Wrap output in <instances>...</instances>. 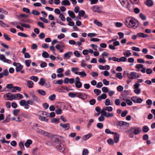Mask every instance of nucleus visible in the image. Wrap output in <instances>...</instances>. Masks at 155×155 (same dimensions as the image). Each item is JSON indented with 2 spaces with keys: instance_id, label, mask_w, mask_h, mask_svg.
<instances>
[{
  "instance_id": "1",
  "label": "nucleus",
  "mask_w": 155,
  "mask_h": 155,
  "mask_svg": "<svg viewBox=\"0 0 155 155\" xmlns=\"http://www.w3.org/2000/svg\"><path fill=\"white\" fill-rule=\"evenodd\" d=\"M141 131V128L140 127H132L130 128L129 129L125 131L127 134L129 133V132H132L135 135L138 134Z\"/></svg>"
},
{
  "instance_id": "2",
  "label": "nucleus",
  "mask_w": 155,
  "mask_h": 155,
  "mask_svg": "<svg viewBox=\"0 0 155 155\" xmlns=\"http://www.w3.org/2000/svg\"><path fill=\"white\" fill-rule=\"evenodd\" d=\"M76 97L83 100H84L87 97V95L85 93L81 92H76Z\"/></svg>"
},
{
  "instance_id": "3",
  "label": "nucleus",
  "mask_w": 155,
  "mask_h": 155,
  "mask_svg": "<svg viewBox=\"0 0 155 155\" xmlns=\"http://www.w3.org/2000/svg\"><path fill=\"white\" fill-rule=\"evenodd\" d=\"M138 26V21L134 19L130 24V27L128 28L132 29H135L137 28Z\"/></svg>"
},
{
  "instance_id": "4",
  "label": "nucleus",
  "mask_w": 155,
  "mask_h": 155,
  "mask_svg": "<svg viewBox=\"0 0 155 155\" xmlns=\"http://www.w3.org/2000/svg\"><path fill=\"white\" fill-rule=\"evenodd\" d=\"M13 65L16 67L15 70L17 72L20 71L23 67V66L19 63H16L14 62Z\"/></svg>"
},
{
  "instance_id": "5",
  "label": "nucleus",
  "mask_w": 155,
  "mask_h": 155,
  "mask_svg": "<svg viewBox=\"0 0 155 155\" xmlns=\"http://www.w3.org/2000/svg\"><path fill=\"white\" fill-rule=\"evenodd\" d=\"M74 83L75 87L77 88H80L82 86V84L80 81V80L78 77L75 78Z\"/></svg>"
},
{
  "instance_id": "6",
  "label": "nucleus",
  "mask_w": 155,
  "mask_h": 155,
  "mask_svg": "<svg viewBox=\"0 0 155 155\" xmlns=\"http://www.w3.org/2000/svg\"><path fill=\"white\" fill-rule=\"evenodd\" d=\"M5 97L8 98V99H6V100H9L10 101H12L15 99L16 97L14 94H11L10 93H8L7 94L4 95V97L5 98Z\"/></svg>"
},
{
  "instance_id": "7",
  "label": "nucleus",
  "mask_w": 155,
  "mask_h": 155,
  "mask_svg": "<svg viewBox=\"0 0 155 155\" xmlns=\"http://www.w3.org/2000/svg\"><path fill=\"white\" fill-rule=\"evenodd\" d=\"M134 19V18L130 17L127 18L126 19L125 25L127 27H130L131 26H130V24Z\"/></svg>"
},
{
  "instance_id": "8",
  "label": "nucleus",
  "mask_w": 155,
  "mask_h": 155,
  "mask_svg": "<svg viewBox=\"0 0 155 155\" xmlns=\"http://www.w3.org/2000/svg\"><path fill=\"white\" fill-rule=\"evenodd\" d=\"M134 19V18L130 17L127 18L126 19L125 25L127 27H130L131 26H130V24Z\"/></svg>"
},
{
  "instance_id": "9",
  "label": "nucleus",
  "mask_w": 155,
  "mask_h": 155,
  "mask_svg": "<svg viewBox=\"0 0 155 155\" xmlns=\"http://www.w3.org/2000/svg\"><path fill=\"white\" fill-rule=\"evenodd\" d=\"M30 95L32 97L33 100L36 102H39L40 100L38 97L35 94L34 91H33L30 92L29 93Z\"/></svg>"
},
{
  "instance_id": "10",
  "label": "nucleus",
  "mask_w": 155,
  "mask_h": 155,
  "mask_svg": "<svg viewBox=\"0 0 155 155\" xmlns=\"http://www.w3.org/2000/svg\"><path fill=\"white\" fill-rule=\"evenodd\" d=\"M53 139L54 140V143L59 144L60 143H61V142H63V140L61 139H60L58 137V135H54V136L53 137Z\"/></svg>"
},
{
  "instance_id": "11",
  "label": "nucleus",
  "mask_w": 155,
  "mask_h": 155,
  "mask_svg": "<svg viewBox=\"0 0 155 155\" xmlns=\"http://www.w3.org/2000/svg\"><path fill=\"white\" fill-rule=\"evenodd\" d=\"M91 9L93 11L95 12H97L98 13H101V7L95 5L91 7Z\"/></svg>"
},
{
  "instance_id": "12",
  "label": "nucleus",
  "mask_w": 155,
  "mask_h": 155,
  "mask_svg": "<svg viewBox=\"0 0 155 155\" xmlns=\"http://www.w3.org/2000/svg\"><path fill=\"white\" fill-rule=\"evenodd\" d=\"M57 150L60 152H63L65 150V147L63 144L62 143L58 145L56 147Z\"/></svg>"
},
{
  "instance_id": "13",
  "label": "nucleus",
  "mask_w": 155,
  "mask_h": 155,
  "mask_svg": "<svg viewBox=\"0 0 155 155\" xmlns=\"http://www.w3.org/2000/svg\"><path fill=\"white\" fill-rule=\"evenodd\" d=\"M137 73L134 72H131L130 74L127 73V75L128 78L131 79H135L137 78L136 75Z\"/></svg>"
},
{
  "instance_id": "14",
  "label": "nucleus",
  "mask_w": 155,
  "mask_h": 155,
  "mask_svg": "<svg viewBox=\"0 0 155 155\" xmlns=\"http://www.w3.org/2000/svg\"><path fill=\"white\" fill-rule=\"evenodd\" d=\"M60 125L61 127H62L66 130H68L70 127V124L69 123L62 124V123H61L60 124Z\"/></svg>"
},
{
  "instance_id": "15",
  "label": "nucleus",
  "mask_w": 155,
  "mask_h": 155,
  "mask_svg": "<svg viewBox=\"0 0 155 155\" xmlns=\"http://www.w3.org/2000/svg\"><path fill=\"white\" fill-rule=\"evenodd\" d=\"M18 19L19 21L24 22L27 23L30 22V20L27 18H23L21 17L18 16Z\"/></svg>"
},
{
  "instance_id": "16",
  "label": "nucleus",
  "mask_w": 155,
  "mask_h": 155,
  "mask_svg": "<svg viewBox=\"0 0 155 155\" xmlns=\"http://www.w3.org/2000/svg\"><path fill=\"white\" fill-rule=\"evenodd\" d=\"M114 140L115 142L117 143L118 142L119 139V135L117 133L115 132L114 134Z\"/></svg>"
},
{
  "instance_id": "17",
  "label": "nucleus",
  "mask_w": 155,
  "mask_h": 155,
  "mask_svg": "<svg viewBox=\"0 0 155 155\" xmlns=\"http://www.w3.org/2000/svg\"><path fill=\"white\" fill-rule=\"evenodd\" d=\"M122 122L123 121H115L114 123V125L118 128L120 127V128H121V124H122Z\"/></svg>"
},
{
  "instance_id": "18",
  "label": "nucleus",
  "mask_w": 155,
  "mask_h": 155,
  "mask_svg": "<svg viewBox=\"0 0 155 155\" xmlns=\"http://www.w3.org/2000/svg\"><path fill=\"white\" fill-rule=\"evenodd\" d=\"M99 68L100 70H109L110 69V67L108 65H106L105 66L99 65Z\"/></svg>"
},
{
  "instance_id": "19",
  "label": "nucleus",
  "mask_w": 155,
  "mask_h": 155,
  "mask_svg": "<svg viewBox=\"0 0 155 155\" xmlns=\"http://www.w3.org/2000/svg\"><path fill=\"white\" fill-rule=\"evenodd\" d=\"M107 96L105 94H102L101 95L97 97V100L98 101H100L102 99H104L107 98Z\"/></svg>"
},
{
  "instance_id": "20",
  "label": "nucleus",
  "mask_w": 155,
  "mask_h": 155,
  "mask_svg": "<svg viewBox=\"0 0 155 155\" xmlns=\"http://www.w3.org/2000/svg\"><path fill=\"white\" fill-rule=\"evenodd\" d=\"M76 74L79 75L81 77H83L86 76L87 74L84 71L81 72H76L75 73Z\"/></svg>"
},
{
  "instance_id": "21",
  "label": "nucleus",
  "mask_w": 155,
  "mask_h": 155,
  "mask_svg": "<svg viewBox=\"0 0 155 155\" xmlns=\"http://www.w3.org/2000/svg\"><path fill=\"white\" fill-rule=\"evenodd\" d=\"M41 135L47 136L48 137H50L51 136V134L50 133L45 131L43 130Z\"/></svg>"
},
{
  "instance_id": "22",
  "label": "nucleus",
  "mask_w": 155,
  "mask_h": 155,
  "mask_svg": "<svg viewBox=\"0 0 155 155\" xmlns=\"http://www.w3.org/2000/svg\"><path fill=\"white\" fill-rule=\"evenodd\" d=\"M137 36L142 38H145L148 37V35L142 33H139L137 34Z\"/></svg>"
},
{
  "instance_id": "23",
  "label": "nucleus",
  "mask_w": 155,
  "mask_h": 155,
  "mask_svg": "<svg viewBox=\"0 0 155 155\" xmlns=\"http://www.w3.org/2000/svg\"><path fill=\"white\" fill-rule=\"evenodd\" d=\"M121 125V129H126L128 127L129 124L128 123L123 121Z\"/></svg>"
},
{
  "instance_id": "24",
  "label": "nucleus",
  "mask_w": 155,
  "mask_h": 155,
  "mask_svg": "<svg viewBox=\"0 0 155 155\" xmlns=\"http://www.w3.org/2000/svg\"><path fill=\"white\" fill-rule=\"evenodd\" d=\"M145 4L149 7H151L153 5V3L151 0H147Z\"/></svg>"
},
{
  "instance_id": "25",
  "label": "nucleus",
  "mask_w": 155,
  "mask_h": 155,
  "mask_svg": "<svg viewBox=\"0 0 155 155\" xmlns=\"http://www.w3.org/2000/svg\"><path fill=\"white\" fill-rule=\"evenodd\" d=\"M68 13L69 15L72 18H78V16H75L74 13L72 11L70 10L68 11Z\"/></svg>"
},
{
  "instance_id": "26",
  "label": "nucleus",
  "mask_w": 155,
  "mask_h": 155,
  "mask_svg": "<svg viewBox=\"0 0 155 155\" xmlns=\"http://www.w3.org/2000/svg\"><path fill=\"white\" fill-rule=\"evenodd\" d=\"M61 4L63 5H69L70 3L68 0H64L61 2Z\"/></svg>"
},
{
  "instance_id": "27",
  "label": "nucleus",
  "mask_w": 155,
  "mask_h": 155,
  "mask_svg": "<svg viewBox=\"0 0 155 155\" xmlns=\"http://www.w3.org/2000/svg\"><path fill=\"white\" fill-rule=\"evenodd\" d=\"M13 89L11 90V91L13 92H15L17 91H20L21 90V88L18 86H15L13 87Z\"/></svg>"
},
{
  "instance_id": "28",
  "label": "nucleus",
  "mask_w": 155,
  "mask_h": 155,
  "mask_svg": "<svg viewBox=\"0 0 155 155\" xmlns=\"http://www.w3.org/2000/svg\"><path fill=\"white\" fill-rule=\"evenodd\" d=\"M104 116L107 118L109 117H113L114 116V114L113 113H111L109 112H104Z\"/></svg>"
},
{
  "instance_id": "29",
  "label": "nucleus",
  "mask_w": 155,
  "mask_h": 155,
  "mask_svg": "<svg viewBox=\"0 0 155 155\" xmlns=\"http://www.w3.org/2000/svg\"><path fill=\"white\" fill-rule=\"evenodd\" d=\"M94 23L98 27H101L102 25V23L97 19L94 20Z\"/></svg>"
},
{
  "instance_id": "30",
  "label": "nucleus",
  "mask_w": 155,
  "mask_h": 155,
  "mask_svg": "<svg viewBox=\"0 0 155 155\" xmlns=\"http://www.w3.org/2000/svg\"><path fill=\"white\" fill-rule=\"evenodd\" d=\"M32 141L30 140H28L25 144V146L28 147H29L30 145L32 143Z\"/></svg>"
},
{
  "instance_id": "31",
  "label": "nucleus",
  "mask_w": 155,
  "mask_h": 155,
  "mask_svg": "<svg viewBox=\"0 0 155 155\" xmlns=\"http://www.w3.org/2000/svg\"><path fill=\"white\" fill-rule=\"evenodd\" d=\"M39 119L41 121L48 122V119L46 118V117L42 116H39Z\"/></svg>"
},
{
  "instance_id": "32",
  "label": "nucleus",
  "mask_w": 155,
  "mask_h": 155,
  "mask_svg": "<svg viewBox=\"0 0 155 155\" xmlns=\"http://www.w3.org/2000/svg\"><path fill=\"white\" fill-rule=\"evenodd\" d=\"M34 84L33 82L32 81H28L27 86L29 88H31L33 87Z\"/></svg>"
},
{
  "instance_id": "33",
  "label": "nucleus",
  "mask_w": 155,
  "mask_h": 155,
  "mask_svg": "<svg viewBox=\"0 0 155 155\" xmlns=\"http://www.w3.org/2000/svg\"><path fill=\"white\" fill-rule=\"evenodd\" d=\"M92 136V134L89 133L84 136L83 139L84 140H87L91 137Z\"/></svg>"
},
{
  "instance_id": "34",
  "label": "nucleus",
  "mask_w": 155,
  "mask_h": 155,
  "mask_svg": "<svg viewBox=\"0 0 155 155\" xmlns=\"http://www.w3.org/2000/svg\"><path fill=\"white\" fill-rule=\"evenodd\" d=\"M72 54V52L69 51L65 53L64 56L65 58H70L71 55Z\"/></svg>"
},
{
  "instance_id": "35",
  "label": "nucleus",
  "mask_w": 155,
  "mask_h": 155,
  "mask_svg": "<svg viewBox=\"0 0 155 155\" xmlns=\"http://www.w3.org/2000/svg\"><path fill=\"white\" fill-rule=\"evenodd\" d=\"M21 116H23L25 118H27V119H30L31 118V116L29 115L28 114H25L24 113H21Z\"/></svg>"
},
{
  "instance_id": "36",
  "label": "nucleus",
  "mask_w": 155,
  "mask_h": 155,
  "mask_svg": "<svg viewBox=\"0 0 155 155\" xmlns=\"http://www.w3.org/2000/svg\"><path fill=\"white\" fill-rule=\"evenodd\" d=\"M149 129L148 127L146 125L143 126L142 128V130L144 133H147L149 131Z\"/></svg>"
},
{
  "instance_id": "37",
  "label": "nucleus",
  "mask_w": 155,
  "mask_h": 155,
  "mask_svg": "<svg viewBox=\"0 0 155 155\" xmlns=\"http://www.w3.org/2000/svg\"><path fill=\"white\" fill-rule=\"evenodd\" d=\"M19 24L21 25L22 27H24L28 28H30L31 27L30 25L28 24H22V23L21 22H20L19 23Z\"/></svg>"
},
{
  "instance_id": "38",
  "label": "nucleus",
  "mask_w": 155,
  "mask_h": 155,
  "mask_svg": "<svg viewBox=\"0 0 155 155\" xmlns=\"http://www.w3.org/2000/svg\"><path fill=\"white\" fill-rule=\"evenodd\" d=\"M49 54L46 51H44L42 53V56L44 58H48L49 57Z\"/></svg>"
},
{
  "instance_id": "39",
  "label": "nucleus",
  "mask_w": 155,
  "mask_h": 155,
  "mask_svg": "<svg viewBox=\"0 0 155 155\" xmlns=\"http://www.w3.org/2000/svg\"><path fill=\"white\" fill-rule=\"evenodd\" d=\"M38 92L41 95L45 96L46 94L45 92L42 90H38Z\"/></svg>"
},
{
  "instance_id": "40",
  "label": "nucleus",
  "mask_w": 155,
  "mask_h": 155,
  "mask_svg": "<svg viewBox=\"0 0 155 155\" xmlns=\"http://www.w3.org/2000/svg\"><path fill=\"white\" fill-rule=\"evenodd\" d=\"M76 92L74 93L70 92L68 94V96L71 98H74L75 96L76 97Z\"/></svg>"
},
{
  "instance_id": "41",
  "label": "nucleus",
  "mask_w": 155,
  "mask_h": 155,
  "mask_svg": "<svg viewBox=\"0 0 155 155\" xmlns=\"http://www.w3.org/2000/svg\"><path fill=\"white\" fill-rule=\"evenodd\" d=\"M113 60L114 61H117L119 62V58H118L116 57H113L112 58H108V60L110 61Z\"/></svg>"
},
{
  "instance_id": "42",
  "label": "nucleus",
  "mask_w": 155,
  "mask_h": 155,
  "mask_svg": "<svg viewBox=\"0 0 155 155\" xmlns=\"http://www.w3.org/2000/svg\"><path fill=\"white\" fill-rule=\"evenodd\" d=\"M10 120V115H8L6 118V119L3 121V123H8Z\"/></svg>"
},
{
  "instance_id": "43",
  "label": "nucleus",
  "mask_w": 155,
  "mask_h": 155,
  "mask_svg": "<svg viewBox=\"0 0 155 155\" xmlns=\"http://www.w3.org/2000/svg\"><path fill=\"white\" fill-rule=\"evenodd\" d=\"M78 15L80 17L83 16L85 14V11L83 10H81L79 12Z\"/></svg>"
},
{
  "instance_id": "44",
  "label": "nucleus",
  "mask_w": 155,
  "mask_h": 155,
  "mask_svg": "<svg viewBox=\"0 0 155 155\" xmlns=\"http://www.w3.org/2000/svg\"><path fill=\"white\" fill-rule=\"evenodd\" d=\"M18 36L24 37H28V36L25 34H24L21 32H19L18 33Z\"/></svg>"
},
{
  "instance_id": "45",
  "label": "nucleus",
  "mask_w": 155,
  "mask_h": 155,
  "mask_svg": "<svg viewBox=\"0 0 155 155\" xmlns=\"http://www.w3.org/2000/svg\"><path fill=\"white\" fill-rule=\"evenodd\" d=\"M127 58L124 57H122L119 58V62L120 61L126 62L127 61Z\"/></svg>"
},
{
  "instance_id": "46",
  "label": "nucleus",
  "mask_w": 155,
  "mask_h": 155,
  "mask_svg": "<svg viewBox=\"0 0 155 155\" xmlns=\"http://www.w3.org/2000/svg\"><path fill=\"white\" fill-rule=\"evenodd\" d=\"M105 104L106 106L112 105V104L110 103V100L109 99L107 98L106 99Z\"/></svg>"
},
{
  "instance_id": "47",
  "label": "nucleus",
  "mask_w": 155,
  "mask_h": 155,
  "mask_svg": "<svg viewBox=\"0 0 155 155\" xmlns=\"http://www.w3.org/2000/svg\"><path fill=\"white\" fill-rule=\"evenodd\" d=\"M19 146L22 150H25V147L23 143L21 141H20L19 143Z\"/></svg>"
},
{
  "instance_id": "48",
  "label": "nucleus",
  "mask_w": 155,
  "mask_h": 155,
  "mask_svg": "<svg viewBox=\"0 0 155 155\" xmlns=\"http://www.w3.org/2000/svg\"><path fill=\"white\" fill-rule=\"evenodd\" d=\"M139 16L143 20H146V17L142 13H140L139 15Z\"/></svg>"
},
{
  "instance_id": "49",
  "label": "nucleus",
  "mask_w": 155,
  "mask_h": 155,
  "mask_svg": "<svg viewBox=\"0 0 155 155\" xmlns=\"http://www.w3.org/2000/svg\"><path fill=\"white\" fill-rule=\"evenodd\" d=\"M55 95L54 94H53L49 97V99L50 101H53L55 99Z\"/></svg>"
},
{
  "instance_id": "50",
  "label": "nucleus",
  "mask_w": 155,
  "mask_h": 155,
  "mask_svg": "<svg viewBox=\"0 0 155 155\" xmlns=\"http://www.w3.org/2000/svg\"><path fill=\"white\" fill-rule=\"evenodd\" d=\"M20 110L19 109H15L13 111V114L15 116H16L17 114L19 112Z\"/></svg>"
},
{
  "instance_id": "51",
  "label": "nucleus",
  "mask_w": 155,
  "mask_h": 155,
  "mask_svg": "<svg viewBox=\"0 0 155 155\" xmlns=\"http://www.w3.org/2000/svg\"><path fill=\"white\" fill-rule=\"evenodd\" d=\"M105 132L107 134H114L115 132H111L110 130L109 129H107L105 130Z\"/></svg>"
},
{
  "instance_id": "52",
  "label": "nucleus",
  "mask_w": 155,
  "mask_h": 155,
  "mask_svg": "<svg viewBox=\"0 0 155 155\" xmlns=\"http://www.w3.org/2000/svg\"><path fill=\"white\" fill-rule=\"evenodd\" d=\"M131 53L129 51H125L124 52V54L126 57H128L131 55Z\"/></svg>"
},
{
  "instance_id": "53",
  "label": "nucleus",
  "mask_w": 155,
  "mask_h": 155,
  "mask_svg": "<svg viewBox=\"0 0 155 155\" xmlns=\"http://www.w3.org/2000/svg\"><path fill=\"white\" fill-rule=\"evenodd\" d=\"M94 92L98 95L101 93V91L100 90L98 89H95L94 90Z\"/></svg>"
},
{
  "instance_id": "54",
  "label": "nucleus",
  "mask_w": 155,
  "mask_h": 155,
  "mask_svg": "<svg viewBox=\"0 0 155 155\" xmlns=\"http://www.w3.org/2000/svg\"><path fill=\"white\" fill-rule=\"evenodd\" d=\"M97 127L100 129H102L103 127V124L101 123H98L97 124Z\"/></svg>"
},
{
  "instance_id": "55",
  "label": "nucleus",
  "mask_w": 155,
  "mask_h": 155,
  "mask_svg": "<svg viewBox=\"0 0 155 155\" xmlns=\"http://www.w3.org/2000/svg\"><path fill=\"white\" fill-rule=\"evenodd\" d=\"M102 91L104 93H107L109 91L107 87H103L102 88Z\"/></svg>"
},
{
  "instance_id": "56",
  "label": "nucleus",
  "mask_w": 155,
  "mask_h": 155,
  "mask_svg": "<svg viewBox=\"0 0 155 155\" xmlns=\"http://www.w3.org/2000/svg\"><path fill=\"white\" fill-rule=\"evenodd\" d=\"M45 83V81L44 79L41 78L40 81L39 82V84L40 85L43 86L44 85Z\"/></svg>"
},
{
  "instance_id": "57",
  "label": "nucleus",
  "mask_w": 155,
  "mask_h": 155,
  "mask_svg": "<svg viewBox=\"0 0 155 155\" xmlns=\"http://www.w3.org/2000/svg\"><path fill=\"white\" fill-rule=\"evenodd\" d=\"M30 79L35 82H37L38 80L37 77L32 76L30 77Z\"/></svg>"
},
{
  "instance_id": "58",
  "label": "nucleus",
  "mask_w": 155,
  "mask_h": 155,
  "mask_svg": "<svg viewBox=\"0 0 155 155\" xmlns=\"http://www.w3.org/2000/svg\"><path fill=\"white\" fill-rule=\"evenodd\" d=\"M59 118L57 119L56 118H54L51 120V121L53 123H56L58 124L59 123Z\"/></svg>"
},
{
  "instance_id": "59",
  "label": "nucleus",
  "mask_w": 155,
  "mask_h": 155,
  "mask_svg": "<svg viewBox=\"0 0 155 155\" xmlns=\"http://www.w3.org/2000/svg\"><path fill=\"white\" fill-rule=\"evenodd\" d=\"M32 14L36 15H40V13L37 11L33 10L32 11Z\"/></svg>"
},
{
  "instance_id": "60",
  "label": "nucleus",
  "mask_w": 155,
  "mask_h": 155,
  "mask_svg": "<svg viewBox=\"0 0 155 155\" xmlns=\"http://www.w3.org/2000/svg\"><path fill=\"white\" fill-rule=\"evenodd\" d=\"M152 70L150 68H147L146 70V72L147 74H150L152 73Z\"/></svg>"
},
{
  "instance_id": "61",
  "label": "nucleus",
  "mask_w": 155,
  "mask_h": 155,
  "mask_svg": "<svg viewBox=\"0 0 155 155\" xmlns=\"http://www.w3.org/2000/svg\"><path fill=\"white\" fill-rule=\"evenodd\" d=\"M9 73L8 70L5 69L3 71L2 74L4 76H7L8 75Z\"/></svg>"
},
{
  "instance_id": "62",
  "label": "nucleus",
  "mask_w": 155,
  "mask_h": 155,
  "mask_svg": "<svg viewBox=\"0 0 155 155\" xmlns=\"http://www.w3.org/2000/svg\"><path fill=\"white\" fill-rule=\"evenodd\" d=\"M31 61L30 60H27L25 61V64L26 66L27 67H29L31 63Z\"/></svg>"
},
{
  "instance_id": "63",
  "label": "nucleus",
  "mask_w": 155,
  "mask_h": 155,
  "mask_svg": "<svg viewBox=\"0 0 155 155\" xmlns=\"http://www.w3.org/2000/svg\"><path fill=\"white\" fill-rule=\"evenodd\" d=\"M88 153V150L86 149H84L83 151L82 155H87Z\"/></svg>"
},
{
  "instance_id": "64",
  "label": "nucleus",
  "mask_w": 155,
  "mask_h": 155,
  "mask_svg": "<svg viewBox=\"0 0 155 155\" xmlns=\"http://www.w3.org/2000/svg\"><path fill=\"white\" fill-rule=\"evenodd\" d=\"M3 37L7 41H9L11 40V38L9 37L6 34H4L3 35Z\"/></svg>"
}]
</instances>
